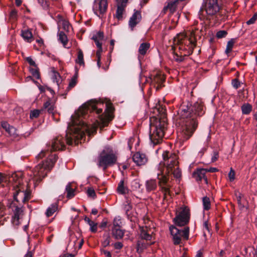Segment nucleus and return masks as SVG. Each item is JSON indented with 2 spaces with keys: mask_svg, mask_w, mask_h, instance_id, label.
<instances>
[{
  "mask_svg": "<svg viewBox=\"0 0 257 257\" xmlns=\"http://www.w3.org/2000/svg\"><path fill=\"white\" fill-rule=\"evenodd\" d=\"M141 15L139 12L136 11L134 13L129 21V26L132 30L141 21Z\"/></svg>",
  "mask_w": 257,
  "mask_h": 257,
  "instance_id": "f3484780",
  "label": "nucleus"
},
{
  "mask_svg": "<svg viewBox=\"0 0 257 257\" xmlns=\"http://www.w3.org/2000/svg\"><path fill=\"white\" fill-rule=\"evenodd\" d=\"M21 36L25 41L28 42H31L33 40L32 34L31 32L28 30L22 31Z\"/></svg>",
  "mask_w": 257,
  "mask_h": 257,
  "instance_id": "393cba45",
  "label": "nucleus"
},
{
  "mask_svg": "<svg viewBox=\"0 0 257 257\" xmlns=\"http://www.w3.org/2000/svg\"><path fill=\"white\" fill-rule=\"evenodd\" d=\"M104 38L103 33L101 31H98L94 34L92 39L94 41L97 47L102 46V42Z\"/></svg>",
  "mask_w": 257,
  "mask_h": 257,
  "instance_id": "6ab92c4d",
  "label": "nucleus"
},
{
  "mask_svg": "<svg viewBox=\"0 0 257 257\" xmlns=\"http://www.w3.org/2000/svg\"><path fill=\"white\" fill-rule=\"evenodd\" d=\"M206 173V171L205 169H199L193 173V176L196 181H201L204 180V182L207 184L208 181L205 175Z\"/></svg>",
  "mask_w": 257,
  "mask_h": 257,
  "instance_id": "2eb2a0df",
  "label": "nucleus"
},
{
  "mask_svg": "<svg viewBox=\"0 0 257 257\" xmlns=\"http://www.w3.org/2000/svg\"><path fill=\"white\" fill-rule=\"evenodd\" d=\"M114 246L116 249H120L122 247L123 245L121 242H117L114 244Z\"/></svg>",
  "mask_w": 257,
  "mask_h": 257,
  "instance_id": "6e6d98bb",
  "label": "nucleus"
},
{
  "mask_svg": "<svg viewBox=\"0 0 257 257\" xmlns=\"http://www.w3.org/2000/svg\"><path fill=\"white\" fill-rule=\"evenodd\" d=\"M110 243V237L109 236H107L105 239L103 241L102 244L104 247L108 246Z\"/></svg>",
  "mask_w": 257,
  "mask_h": 257,
  "instance_id": "603ef678",
  "label": "nucleus"
},
{
  "mask_svg": "<svg viewBox=\"0 0 257 257\" xmlns=\"http://www.w3.org/2000/svg\"><path fill=\"white\" fill-rule=\"evenodd\" d=\"M63 28L64 30L69 31L70 28L69 23L67 21H63Z\"/></svg>",
  "mask_w": 257,
  "mask_h": 257,
  "instance_id": "864d4df0",
  "label": "nucleus"
},
{
  "mask_svg": "<svg viewBox=\"0 0 257 257\" xmlns=\"http://www.w3.org/2000/svg\"><path fill=\"white\" fill-rule=\"evenodd\" d=\"M40 112H41V110H38V109L32 110L30 112V118L33 119V118H37L39 116Z\"/></svg>",
  "mask_w": 257,
  "mask_h": 257,
  "instance_id": "4c0bfd02",
  "label": "nucleus"
},
{
  "mask_svg": "<svg viewBox=\"0 0 257 257\" xmlns=\"http://www.w3.org/2000/svg\"><path fill=\"white\" fill-rule=\"evenodd\" d=\"M228 178L230 181H233L235 179V172L232 168L230 169L228 173Z\"/></svg>",
  "mask_w": 257,
  "mask_h": 257,
  "instance_id": "37998d69",
  "label": "nucleus"
},
{
  "mask_svg": "<svg viewBox=\"0 0 257 257\" xmlns=\"http://www.w3.org/2000/svg\"><path fill=\"white\" fill-rule=\"evenodd\" d=\"M173 59L177 62H180L183 61L184 57L181 56H179L177 54H174Z\"/></svg>",
  "mask_w": 257,
  "mask_h": 257,
  "instance_id": "79ce46f5",
  "label": "nucleus"
},
{
  "mask_svg": "<svg viewBox=\"0 0 257 257\" xmlns=\"http://www.w3.org/2000/svg\"><path fill=\"white\" fill-rule=\"evenodd\" d=\"M181 231L182 236H183L186 239L189 238V227H185L183 230H180Z\"/></svg>",
  "mask_w": 257,
  "mask_h": 257,
  "instance_id": "58836bf2",
  "label": "nucleus"
},
{
  "mask_svg": "<svg viewBox=\"0 0 257 257\" xmlns=\"http://www.w3.org/2000/svg\"><path fill=\"white\" fill-rule=\"evenodd\" d=\"M150 47V44L148 42L142 43L139 48L138 52L140 55L144 56Z\"/></svg>",
  "mask_w": 257,
  "mask_h": 257,
  "instance_id": "5701e85b",
  "label": "nucleus"
},
{
  "mask_svg": "<svg viewBox=\"0 0 257 257\" xmlns=\"http://www.w3.org/2000/svg\"><path fill=\"white\" fill-rule=\"evenodd\" d=\"M87 195L90 197H94L95 195L94 190L93 189L89 188L87 190Z\"/></svg>",
  "mask_w": 257,
  "mask_h": 257,
  "instance_id": "3c124183",
  "label": "nucleus"
},
{
  "mask_svg": "<svg viewBox=\"0 0 257 257\" xmlns=\"http://www.w3.org/2000/svg\"><path fill=\"white\" fill-rule=\"evenodd\" d=\"M180 126L178 128V138L184 141L189 139L197 126V116L204 114L203 105L201 101H197L193 105L189 103H183L178 112Z\"/></svg>",
  "mask_w": 257,
  "mask_h": 257,
  "instance_id": "f03ea898",
  "label": "nucleus"
},
{
  "mask_svg": "<svg viewBox=\"0 0 257 257\" xmlns=\"http://www.w3.org/2000/svg\"><path fill=\"white\" fill-rule=\"evenodd\" d=\"M150 125V140L153 145L159 144L164 134L167 126L165 120H161L156 118H151Z\"/></svg>",
  "mask_w": 257,
  "mask_h": 257,
  "instance_id": "0eeeda50",
  "label": "nucleus"
},
{
  "mask_svg": "<svg viewBox=\"0 0 257 257\" xmlns=\"http://www.w3.org/2000/svg\"><path fill=\"white\" fill-rule=\"evenodd\" d=\"M207 150V148L206 147H204L199 152V153H198V155L201 157L202 156L203 154L204 153V152L206 151Z\"/></svg>",
  "mask_w": 257,
  "mask_h": 257,
  "instance_id": "0e129e2a",
  "label": "nucleus"
},
{
  "mask_svg": "<svg viewBox=\"0 0 257 257\" xmlns=\"http://www.w3.org/2000/svg\"><path fill=\"white\" fill-rule=\"evenodd\" d=\"M163 158L165 163L160 162L152 170V174L157 175L159 186L164 193V199L170 194V185L168 183L167 174L172 173L175 178L178 179L181 176V172L178 166L177 157L175 154L165 152Z\"/></svg>",
  "mask_w": 257,
  "mask_h": 257,
  "instance_id": "7ed1b4c3",
  "label": "nucleus"
},
{
  "mask_svg": "<svg viewBox=\"0 0 257 257\" xmlns=\"http://www.w3.org/2000/svg\"><path fill=\"white\" fill-rule=\"evenodd\" d=\"M59 40L63 44L64 47H66L68 40L66 35L64 32H60L59 33Z\"/></svg>",
  "mask_w": 257,
  "mask_h": 257,
  "instance_id": "7c9ffc66",
  "label": "nucleus"
},
{
  "mask_svg": "<svg viewBox=\"0 0 257 257\" xmlns=\"http://www.w3.org/2000/svg\"><path fill=\"white\" fill-rule=\"evenodd\" d=\"M8 206L12 209L13 215L12 218V222L15 226H18L21 222L20 220L24 215V209L21 204H17L16 202H12L9 204Z\"/></svg>",
  "mask_w": 257,
  "mask_h": 257,
  "instance_id": "1a4fd4ad",
  "label": "nucleus"
},
{
  "mask_svg": "<svg viewBox=\"0 0 257 257\" xmlns=\"http://www.w3.org/2000/svg\"><path fill=\"white\" fill-rule=\"evenodd\" d=\"M218 158V153L217 151H214L213 153V156L211 158V162H215Z\"/></svg>",
  "mask_w": 257,
  "mask_h": 257,
  "instance_id": "49530a36",
  "label": "nucleus"
},
{
  "mask_svg": "<svg viewBox=\"0 0 257 257\" xmlns=\"http://www.w3.org/2000/svg\"><path fill=\"white\" fill-rule=\"evenodd\" d=\"M128 189L124 186V181L121 180L117 187V191L119 194H124L127 192Z\"/></svg>",
  "mask_w": 257,
  "mask_h": 257,
  "instance_id": "bb28decb",
  "label": "nucleus"
},
{
  "mask_svg": "<svg viewBox=\"0 0 257 257\" xmlns=\"http://www.w3.org/2000/svg\"><path fill=\"white\" fill-rule=\"evenodd\" d=\"M141 187V184L138 180H134L132 182V188L134 191H139Z\"/></svg>",
  "mask_w": 257,
  "mask_h": 257,
  "instance_id": "e433bc0d",
  "label": "nucleus"
},
{
  "mask_svg": "<svg viewBox=\"0 0 257 257\" xmlns=\"http://www.w3.org/2000/svg\"><path fill=\"white\" fill-rule=\"evenodd\" d=\"M179 15L178 13H177L175 14V15L174 16V17L172 19V21L174 23H176V22H177V21L179 19Z\"/></svg>",
  "mask_w": 257,
  "mask_h": 257,
  "instance_id": "bf43d9fd",
  "label": "nucleus"
},
{
  "mask_svg": "<svg viewBox=\"0 0 257 257\" xmlns=\"http://www.w3.org/2000/svg\"><path fill=\"white\" fill-rule=\"evenodd\" d=\"M234 43V41L232 39L229 41L227 42L226 48L225 50L226 53L228 54L232 51Z\"/></svg>",
  "mask_w": 257,
  "mask_h": 257,
  "instance_id": "c9c22d12",
  "label": "nucleus"
},
{
  "mask_svg": "<svg viewBox=\"0 0 257 257\" xmlns=\"http://www.w3.org/2000/svg\"><path fill=\"white\" fill-rule=\"evenodd\" d=\"M76 62L80 65H84V62L83 60V54L81 50L79 49L78 52L77 58L76 59Z\"/></svg>",
  "mask_w": 257,
  "mask_h": 257,
  "instance_id": "2f4dec72",
  "label": "nucleus"
},
{
  "mask_svg": "<svg viewBox=\"0 0 257 257\" xmlns=\"http://www.w3.org/2000/svg\"><path fill=\"white\" fill-rule=\"evenodd\" d=\"M157 186V182L154 179H150L146 182V190L148 192L155 190Z\"/></svg>",
  "mask_w": 257,
  "mask_h": 257,
  "instance_id": "4be33fe9",
  "label": "nucleus"
},
{
  "mask_svg": "<svg viewBox=\"0 0 257 257\" xmlns=\"http://www.w3.org/2000/svg\"><path fill=\"white\" fill-rule=\"evenodd\" d=\"M52 79L54 83H56V85L59 87V83L61 81V77L59 74L57 72H54L53 73Z\"/></svg>",
  "mask_w": 257,
  "mask_h": 257,
  "instance_id": "473e14b6",
  "label": "nucleus"
},
{
  "mask_svg": "<svg viewBox=\"0 0 257 257\" xmlns=\"http://www.w3.org/2000/svg\"><path fill=\"white\" fill-rule=\"evenodd\" d=\"M54 105L52 103H51V105H50L47 109V111H48V112L52 113L53 111L54 110Z\"/></svg>",
  "mask_w": 257,
  "mask_h": 257,
  "instance_id": "052dcab7",
  "label": "nucleus"
},
{
  "mask_svg": "<svg viewBox=\"0 0 257 257\" xmlns=\"http://www.w3.org/2000/svg\"><path fill=\"white\" fill-rule=\"evenodd\" d=\"M257 19V13L255 14L248 21H247V25H251L255 22Z\"/></svg>",
  "mask_w": 257,
  "mask_h": 257,
  "instance_id": "c03bdc74",
  "label": "nucleus"
},
{
  "mask_svg": "<svg viewBox=\"0 0 257 257\" xmlns=\"http://www.w3.org/2000/svg\"><path fill=\"white\" fill-rule=\"evenodd\" d=\"M30 193L26 190H22L20 187H18L14 194L15 200L17 204H20V202L24 203L29 199Z\"/></svg>",
  "mask_w": 257,
  "mask_h": 257,
  "instance_id": "9b49d317",
  "label": "nucleus"
},
{
  "mask_svg": "<svg viewBox=\"0 0 257 257\" xmlns=\"http://www.w3.org/2000/svg\"><path fill=\"white\" fill-rule=\"evenodd\" d=\"M58 209V205L57 203H54L51 204L47 209L46 212V215L47 217L52 216L54 212H55Z\"/></svg>",
  "mask_w": 257,
  "mask_h": 257,
  "instance_id": "a878e982",
  "label": "nucleus"
},
{
  "mask_svg": "<svg viewBox=\"0 0 257 257\" xmlns=\"http://www.w3.org/2000/svg\"><path fill=\"white\" fill-rule=\"evenodd\" d=\"M189 210L186 207L181 208V211L177 215L174 220L175 223L179 226H183L189 222Z\"/></svg>",
  "mask_w": 257,
  "mask_h": 257,
  "instance_id": "9d476101",
  "label": "nucleus"
},
{
  "mask_svg": "<svg viewBox=\"0 0 257 257\" xmlns=\"http://www.w3.org/2000/svg\"><path fill=\"white\" fill-rule=\"evenodd\" d=\"M170 231L171 235L173 236L174 243L175 244H179L181 242V231L175 226H171Z\"/></svg>",
  "mask_w": 257,
  "mask_h": 257,
  "instance_id": "4468645a",
  "label": "nucleus"
},
{
  "mask_svg": "<svg viewBox=\"0 0 257 257\" xmlns=\"http://www.w3.org/2000/svg\"><path fill=\"white\" fill-rule=\"evenodd\" d=\"M203 205L204 209L207 210L210 209V202L208 197H204L203 198Z\"/></svg>",
  "mask_w": 257,
  "mask_h": 257,
  "instance_id": "f704fd0d",
  "label": "nucleus"
},
{
  "mask_svg": "<svg viewBox=\"0 0 257 257\" xmlns=\"http://www.w3.org/2000/svg\"><path fill=\"white\" fill-rule=\"evenodd\" d=\"M107 8V0H95L94 3L93 10L95 14L100 16L104 14Z\"/></svg>",
  "mask_w": 257,
  "mask_h": 257,
  "instance_id": "f8f14e48",
  "label": "nucleus"
},
{
  "mask_svg": "<svg viewBox=\"0 0 257 257\" xmlns=\"http://www.w3.org/2000/svg\"><path fill=\"white\" fill-rule=\"evenodd\" d=\"M38 2L39 4H40L44 8H46L48 6L47 2L46 0H38Z\"/></svg>",
  "mask_w": 257,
  "mask_h": 257,
  "instance_id": "09e8293b",
  "label": "nucleus"
},
{
  "mask_svg": "<svg viewBox=\"0 0 257 257\" xmlns=\"http://www.w3.org/2000/svg\"><path fill=\"white\" fill-rule=\"evenodd\" d=\"M52 103L51 102V101L50 100L47 101L46 102L44 103L43 105V107L44 109H47L48 107L51 105V104Z\"/></svg>",
  "mask_w": 257,
  "mask_h": 257,
  "instance_id": "4d7b16f0",
  "label": "nucleus"
},
{
  "mask_svg": "<svg viewBox=\"0 0 257 257\" xmlns=\"http://www.w3.org/2000/svg\"><path fill=\"white\" fill-rule=\"evenodd\" d=\"M97 48H98V50L97 51L96 55L97 57V59H101V53L102 51V46H101L100 47H97Z\"/></svg>",
  "mask_w": 257,
  "mask_h": 257,
  "instance_id": "8fccbe9b",
  "label": "nucleus"
},
{
  "mask_svg": "<svg viewBox=\"0 0 257 257\" xmlns=\"http://www.w3.org/2000/svg\"><path fill=\"white\" fill-rule=\"evenodd\" d=\"M65 147L64 142L61 136H58L52 141L51 146H49L46 150H43L38 155L37 158H42L44 156H48L47 160L42 164H40L35 167L31 174V179L34 184L40 182L46 175L47 173L53 167L54 163L57 159L55 154H49V151H56L62 150Z\"/></svg>",
  "mask_w": 257,
  "mask_h": 257,
  "instance_id": "20e7f679",
  "label": "nucleus"
},
{
  "mask_svg": "<svg viewBox=\"0 0 257 257\" xmlns=\"http://www.w3.org/2000/svg\"><path fill=\"white\" fill-rule=\"evenodd\" d=\"M227 32L224 30L219 31L216 33V37L217 38H222L227 35Z\"/></svg>",
  "mask_w": 257,
  "mask_h": 257,
  "instance_id": "ea45409f",
  "label": "nucleus"
},
{
  "mask_svg": "<svg viewBox=\"0 0 257 257\" xmlns=\"http://www.w3.org/2000/svg\"><path fill=\"white\" fill-rule=\"evenodd\" d=\"M199 18L202 21L224 20L225 18L223 16L222 11L217 0H206L202 5L198 13Z\"/></svg>",
  "mask_w": 257,
  "mask_h": 257,
  "instance_id": "39448f33",
  "label": "nucleus"
},
{
  "mask_svg": "<svg viewBox=\"0 0 257 257\" xmlns=\"http://www.w3.org/2000/svg\"><path fill=\"white\" fill-rule=\"evenodd\" d=\"M252 106L248 103H245L242 105L241 110L243 114H248L251 111Z\"/></svg>",
  "mask_w": 257,
  "mask_h": 257,
  "instance_id": "c756f323",
  "label": "nucleus"
},
{
  "mask_svg": "<svg viewBox=\"0 0 257 257\" xmlns=\"http://www.w3.org/2000/svg\"><path fill=\"white\" fill-rule=\"evenodd\" d=\"M207 172H216L218 171V169L216 168H210L209 169H205Z\"/></svg>",
  "mask_w": 257,
  "mask_h": 257,
  "instance_id": "13d9d810",
  "label": "nucleus"
},
{
  "mask_svg": "<svg viewBox=\"0 0 257 257\" xmlns=\"http://www.w3.org/2000/svg\"><path fill=\"white\" fill-rule=\"evenodd\" d=\"M76 83V82L75 80L72 79L71 81V82H70L68 87L72 88V87H74Z\"/></svg>",
  "mask_w": 257,
  "mask_h": 257,
  "instance_id": "e2e57ef3",
  "label": "nucleus"
},
{
  "mask_svg": "<svg viewBox=\"0 0 257 257\" xmlns=\"http://www.w3.org/2000/svg\"><path fill=\"white\" fill-rule=\"evenodd\" d=\"M122 225L121 218L120 216H116L113 219L112 228H120Z\"/></svg>",
  "mask_w": 257,
  "mask_h": 257,
  "instance_id": "72a5a7b5",
  "label": "nucleus"
},
{
  "mask_svg": "<svg viewBox=\"0 0 257 257\" xmlns=\"http://www.w3.org/2000/svg\"><path fill=\"white\" fill-rule=\"evenodd\" d=\"M133 160L138 166L143 165L147 162L146 155L140 152H137L134 155Z\"/></svg>",
  "mask_w": 257,
  "mask_h": 257,
  "instance_id": "dca6fc26",
  "label": "nucleus"
},
{
  "mask_svg": "<svg viewBox=\"0 0 257 257\" xmlns=\"http://www.w3.org/2000/svg\"><path fill=\"white\" fill-rule=\"evenodd\" d=\"M89 225L90 226V230L91 232H95L96 231L97 229V223L92 221V223H90Z\"/></svg>",
  "mask_w": 257,
  "mask_h": 257,
  "instance_id": "a19ab883",
  "label": "nucleus"
},
{
  "mask_svg": "<svg viewBox=\"0 0 257 257\" xmlns=\"http://www.w3.org/2000/svg\"><path fill=\"white\" fill-rule=\"evenodd\" d=\"M232 85L235 88H238L240 86V82L237 79H234L232 81Z\"/></svg>",
  "mask_w": 257,
  "mask_h": 257,
  "instance_id": "de8ad7c7",
  "label": "nucleus"
},
{
  "mask_svg": "<svg viewBox=\"0 0 257 257\" xmlns=\"http://www.w3.org/2000/svg\"><path fill=\"white\" fill-rule=\"evenodd\" d=\"M124 234V230L120 228H112V234L116 239H121Z\"/></svg>",
  "mask_w": 257,
  "mask_h": 257,
  "instance_id": "412c9836",
  "label": "nucleus"
},
{
  "mask_svg": "<svg viewBox=\"0 0 257 257\" xmlns=\"http://www.w3.org/2000/svg\"><path fill=\"white\" fill-rule=\"evenodd\" d=\"M26 60L28 61V62L30 64V65H31L32 66H36L35 61L31 57H27L26 58Z\"/></svg>",
  "mask_w": 257,
  "mask_h": 257,
  "instance_id": "5fc2aeb1",
  "label": "nucleus"
},
{
  "mask_svg": "<svg viewBox=\"0 0 257 257\" xmlns=\"http://www.w3.org/2000/svg\"><path fill=\"white\" fill-rule=\"evenodd\" d=\"M195 32L192 30L188 35L184 33L178 34L173 39L172 49H178L180 51H184V55L191 54L196 46V39Z\"/></svg>",
  "mask_w": 257,
  "mask_h": 257,
  "instance_id": "423d86ee",
  "label": "nucleus"
},
{
  "mask_svg": "<svg viewBox=\"0 0 257 257\" xmlns=\"http://www.w3.org/2000/svg\"><path fill=\"white\" fill-rule=\"evenodd\" d=\"M31 72L34 77H35L37 79H39L40 75L38 70L36 69H32L31 70Z\"/></svg>",
  "mask_w": 257,
  "mask_h": 257,
  "instance_id": "a18cd8bd",
  "label": "nucleus"
},
{
  "mask_svg": "<svg viewBox=\"0 0 257 257\" xmlns=\"http://www.w3.org/2000/svg\"><path fill=\"white\" fill-rule=\"evenodd\" d=\"M115 1L117 3L115 17L118 20H120L123 19V14L128 0H115Z\"/></svg>",
  "mask_w": 257,
  "mask_h": 257,
  "instance_id": "ddd939ff",
  "label": "nucleus"
},
{
  "mask_svg": "<svg viewBox=\"0 0 257 257\" xmlns=\"http://www.w3.org/2000/svg\"><path fill=\"white\" fill-rule=\"evenodd\" d=\"M133 141H134L133 138H130L128 141L127 144H128V146L130 150H131L132 148Z\"/></svg>",
  "mask_w": 257,
  "mask_h": 257,
  "instance_id": "680f3d73",
  "label": "nucleus"
},
{
  "mask_svg": "<svg viewBox=\"0 0 257 257\" xmlns=\"http://www.w3.org/2000/svg\"><path fill=\"white\" fill-rule=\"evenodd\" d=\"M67 192V197L68 198H71L74 196V189L71 187V183L67 185L65 188Z\"/></svg>",
  "mask_w": 257,
  "mask_h": 257,
  "instance_id": "c85d7f7f",
  "label": "nucleus"
},
{
  "mask_svg": "<svg viewBox=\"0 0 257 257\" xmlns=\"http://www.w3.org/2000/svg\"><path fill=\"white\" fill-rule=\"evenodd\" d=\"M2 126L10 136L16 137L18 135L16 128L13 126H11L7 122H2Z\"/></svg>",
  "mask_w": 257,
  "mask_h": 257,
  "instance_id": "a211bd4d",
  "label": "nucleus"
},
{
  "mask_svg": "<svg viewBox=\"0 0 257 257\" xmlns=\"http://www.w3.org/2000/svg\"><path fill=\"white\" fill-rule=\"evenodd\" d=\"M149 244L146 243L144 239H140L137 242V251L141 252L143 250L146 248Z\"/></svg>",
  "mask_w": 257,
  "mask_h": 257,
  "instance_id": "cd10ccee",
  "label": "nucleus"
},
{
  "mask_svg": "<svg viewBox=\"0 0 257 257\" xmlns=\"http://www.w3.org/2000/svg\"><path fill=\"white\" fill-rule=\"evenodd\" d=\"M140 236L142 239L146 240V241L150 240L152 238V235L148 232L146 228H141Z\"/></svg>",
  "mask_w": 257,
  "mask_h": 257,
  "instance_id": "b1692460",
  "label": "nucleus"
},
{
  "mask_svg": "<svg viewBox=\"0 0 257 257\" xmlns=\"http://www.w3.org/2000/svg\"><path fill=\"white\" fill-rule=\"evenodd\" d=\"M32 252L30 251H28L27 253L25 255L24 257H32Z\"/></svg>",
  "mask_w": 257,
  "mask_h": 257,
  "instance_id": "774afa93",
  "label": "nucleus"
},
{
  "mask_svg": "<svg viewBox=\"0 0 257 257\" xmlns=\"http://www.w3.org/2000/svg\"><path fill=\"white\" fill-rule=\"evenodd\" d=\"M203 226L208 231H209V225H208V223L207 221H205L203 223Z\"/></svg>",
  "mask_w": 257,
  "mask_h": 257,
  "instance_id": "338daca9",
  "label": "nucleus"
},
{
  "mask_svg": "<svg viewBox=\"0 0 257 257\" xmlns=\"http://www.w3.org/2000/svg\"><path fill=\"white\" fill-rule=\"evenodd\" d=\"M100 104V103H95L92 102L84 103L71 116V121L68 124L65 136V141L68 145L72 144L73 141L77 144L79 140L81 143L85 136V132L90 136L96 132L98 126L103 127L113 119L112 106L111 104H107L104 114L99 115V120L90 125L84 123L82 117L85 118V115L88 111H95L97 114L102 112V109L98 108V105Z\"/></svg>",
  "mask_w": 257,
  "mask_h": 257,
  "instance_id": "f257e3e1",
  "label": "nucleus"
},
{
  "mask_svg": "<svg viewBox=\"0 0 257 257\" xmlns=\"http://www.w3.org/2000/svg\"><path fill=\"white\" fill-rule=\"evenodd\" d=\"M178 3V0H172L170 3H168L167 7L164 8V10L165 11L169 10L170 13L172 14V15L170 16V18H171L173 14L176 11V7Z\"/></svg>",
  "mask_w": 257,
  "mask_h": 257,
  "instance_id": "aec40b11",
  "label": "nucleus"
},
{
  "mask_svg": "<svg viewBox=\"0 0 257 257\" xmlns=\"http://www.w3.org/2000/svg\"><path fill=\"white\" fill-rule=\"evenodd\" d=\"M116 160L117 157L113 150L110 148H105L98 157L97 165L105 170L108 167L114 164Z\"/></svg>",
  "mask_w": 257,
  "mask_h": 257,
  "instance_id": "6e6552de",
  "label": "nucleus"
},
{
  "mask_svg": "<svg viewBox=\"0 0 257 257\" xmlns=\"http://www.w3.org/2000/svg\"><path fill=\"white\" fill-rule=\"evenodd\" d=\"M17 15V11L16 10H13L11 13V17L12 18H15Z\"/></svg>",
  "mask_w": 257,
  "mask_h": 257,
  "instance_id": "69168bd1",
  "label": "nucleus"
}]
</instances>
